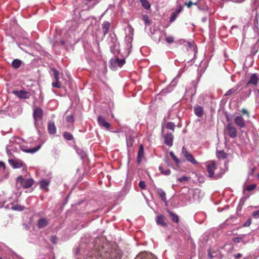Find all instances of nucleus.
Segmentation results:
<instances>
[{"label":"nucleus","instance_id":"nucleus-13","mask_svg":"<svg viewBox=\"0 0 259 259\" xmlns=\"http://www.w3.org/2000/svg\"><path fill=\"white\" fill-rule=\"evenodd\" d=\"M135 259H157L155 256L147 252H142L139 254Z\"/></svg>","mask_w":259,"mask_h":259},{"label":"nucleus","instance_id":"nucleus-19","mask_svg":"<svg viewBox=\"0 0 259 259\" xmlns=\"http://www.w3.org/2000/svg\"><path fill=\"white\" fill-rule=\"evenodd\" d=\"M48 225V221L45 218L39 219L37 222V226L39 228H44Z\"/></svg>","mask_w":259,"mask_h":259},{"label":"nucleus","instance_id":"nucleus-30","mask_svg":"<svg viewBox=\"0 0 259 259\" xmlns=\"http://www.w3.org/2000/svg\"><path fill=\"white\" fill-rule=\"evenodd\" d=\"M157 191L162 201L166 203L167 201L165 192L161 189H158Z\"/></svg>","mask_w":259,"mask_h":259},{"label":"nucleus","instance_id":"nucleus-2","mask_svg":"<svg viewBox=\"0 0 259 259\" xmlns=\"http://www.w3.org/2000/svg\"><path fill=\"white\" fill-rule=\"evenodd\" d=\"M43 110L39 107H36L33 109V117L34 124L36 128L40 126L41 121L43 116Z\"/></svg>","mask_w":259,"mask_h":259},{"label":"nucleus","instance_id":"nucleus-34","mask_svg":"<svg viewBox=\"0 0 259 259\" xmlns=\"http://www.w3.org/2000/svg\"><path fill=\"white\" fill-rule=\"evenodd\" d=\"M197 194H198V198H199L200 196H203V193L201 192V191L199 189H195L194 190V197H195Z\"/></svg>","mask_w":259,"mask_h":259},{"label":"nucleus","instance_id":"nucleus-61","mask_svg":"<svg viewBox=\"0 0 259 259\" xmlns=\"http://www.w3.org/2000/svg\"><path fill=\"white\" fill-rule=\"evenodd\" d=\"M258 178H259V174L257 175Z\"/></svg>","mask_w":259,"mask_h":259},{"label":"nucleus","instance_id":"nucleus-60","mask_svg":"<svg viewBox=\"0 0 259 259\" xmlns=\"http://www.w3.org/2000/svg\"><path fill=\"white\" fill-rule=\"evenodd\" d=\"M99 184H101V181H99Z\"/></svg>","mask_w":259,"mask_h":259},{"label":"nucleus","instance_id":"nucleus-6","mask_svg":"<svg viewBox=\"0 0 259 259\" xmlns=\"http://www.w3.org/2000/svg\"><path fill=\"white\" fill-rule=\"evenodd\" d=\"M53 71L54 72V78L55 81L52 82V85L54 88L60 89L61 88V84L59 81V72L56 69H53Z\"/></svg>","mask_w":259,"mask_h":259},{"label":"nucleus","instance_id":"nucleus-40","mask_svg":"<svg viewBox=\"0 0 259 259\" xmlns=\"http://www.w3.org/2000/svg\"><path fill=\"white\" fill-rule=\"evenodd\" d=\"M66 120L68 122H73L74 121V118L72 115H67L66 118Z\"/></svg>","mask_w":259,"mask_h":259},{"label":"nucleus","instance_id":"nucleus-15","mask_svg":"<svg viewBox=\"0 0 259 259\" xmlns=\"http://www.w3.org/2000/svg\"><path fill=\"white\" fill-rule=\"evenodd\" d=\"M156 222L157 225L163 227L167 226V223L165 220V217L163 215L160 214L156 217Z\"/></svg>","mask_w":259,"mask_h":259},{"label":"nucleus","instance_id":"nucleus-43","mask_svg":"<svg viewBox=\"0 0 259 259\" xmlns=\"http://www.w3.org/2000/svg\"><path fill=\"white\" fill-rule=\"evenodd\" d=\"M252 215L255 219L258 218H259V210L253 211L252 212Z\"/></svg>","mask_w":259,"mask_h":259},{"label":"nucleus","instance_id":"nucleus-53","mask_svg":"<svg viewBox=\"0 0 259 259\" xmlns=\"http://www.w3.org/2000/svg\"><path fill=\"white\" fill-rule=\"evenodd\" d=\"M255 169V167H253V168L251 169L250 171L249 172V175H251V174H252L254 172V171Z\"/></svg>","mask_w":259,"mask_h":259},{"label":"nucleus","instance_id":"nucleus-42","mask_svg":"<svg viewBox=\"0 0 259 259\" xmlns=\"http://www.w3.org/2000/svg\"><path fill=\"white\" fill-rule=\"evenodd\" d=\"M139 187L142 189H145L146 188V185L145 184V182L143 181H141L139 183Z\"/></svg>","mask_w":259,"mask_h":259},{"label":"nucleus","instance_id":"nucleus-10","mask_svg":"<svg viewBox=\"0 0 259 259\" xmlns=\"http://www.w3.org/2000/svg\"><path fill=\"white\" fill-rule=\"evenodd\" d=\"M234 121L235 124L240 129L245 127V121L241 116H236Z\"/></svg>","mask_w":259,"mask_h":259},{"label":"nucleus","instance_id":"nucleus-62","mask_svg":"<svg viewBox=\"0 0 259 259\" xmlns=\"http://www.w3.org/2000/svg\"><path fill=\"white\" fill-rule=\"evenodd\" d=\"M0 259H2V258L0 256Z\"/></svg>","mask_w":259,"mask_h":259},{"label":"nucleus","instance_id":"nucleus-8","mask_svg":"<svg viewBox=\"0 0 259 259\" xmlns=\"http://www.w3.org/2000/svg\"><path fill=\"white\" fill-rule=\"evenodd\" d=\"M9 163L14 168H19L23 166V162L18 159L13 158H9Z\"/></svg>","mask_w":259,"mask_h":259},{"label":"nucleus","instance_id":"nucleus-26","mask_svg":"<svg viewBox=\"0 0 259 259\" xmlns=\"http://www.w3.org/2000/svg\"><path fill=\"white\" fill-rule=\"evenodd\" d=\"M239 88V85H235L233 88H231V89L229 90L224 95L225 96H227L231 95L232 94H234L238 89Z\"/></svg>","mask_w":259,"mask_h":259},{"label":"nucleus","instance_id":"nucleus-56","mask_svg":"<svg viewBox=\"0 0 259 259\" xmlns=\"http://www.w3.org/2000/svg\"><path fill=\"white\" fill-rule=\"evenodd\" d=\"M4 204H5V202L3 203L0 202V208H2L4 206Z\"/></svg>","mask_w":259,"mask_h":259},{"label":"nucleus","instance_id":"nucleus-9","mask_svg":"<svg viewBox=\"0 0 259 259\" xmlns=\"http://www.w3.org/2000/svg\"><path fill=\"white\" fill-rule=\"evenodd\" d=\"M252 84L259 88V75L256 73L251 74L246 85Z\"/></svg>","mask_w":259,"mask_h":259},{"label":"nucleus","instance_id":"nucleus-12","mask_svg":"<svg viewBox=\"0 0 259 259\" xmlns=\"http://www.w3.org/2000/svg\"><path fill=\"white\" fill-rule=\"evenodd\" d=\"M97 120L101 127H104L107 130L109 129L111 126L110 124L107 122L105 118L102 116H99Z\"/></svg>","mask_w":259,"mask_h":259},{"label":"nucleus","instance_id":"nucleus-16","mask_svg":"<svg viewBox=\"0 0 259 259\" xmlns=\"http://www.w3.org/2000/svg\"><path fill=\"white\" fill-rule=\"evenodd\" d=\"M50 184L49 181L48 179H42L39 182L40 187L41 189L48 191V187Z\"/></svg>","mask_w":259,"mask_h":259},{"label":"nucleus","instance_id":"nucleus-20","mask_svg":"<svg viewBox=\"0 0 259 259\" xmlns=\"http://www.w3.org/2000/svg\"><path fill=\"white\" fill-rule=\"evenodd\" d=\"M144 156V146L142 145H141L139 147L138 157H137V161L139 163L141 162L142 158Z\"/></svg>","mask_w":259,"mask_h":259},{"label":"nucleus","instance_id":"nucleus-52","mask_svg":"<svg viewBox=\"0 0 259 259\" xmlns=\"http://www.w3.org/2000/svg\"><path fill=\"white\" fill-rule=\"evenodd\" d=\"M59 44L61 46H63L65 44V41L63 40H61L59 41Z\"/></svg>","mask_w":259,"mask_h":259},{"label":"nucleus","instance_id":"nucleus-54","mask_svg":"<svg viewBox=\"0 0 259 259\" xmlns=\"http://www.w3.org/2000/svg\"><path fill=\"white\" fill-rule=\"evenodd\" d=\"M188 179H179V180L180 181V182H185V181H187Z\"/></svg>","mask_w":259,"mask_h":259},{"label":"nucleus","instance_id":"nucleus-39","mask_svg":"<svg viewBox=\"0 0 259 259\" xmlns=\"http://www.w3.org/2000/svg\"><path fill=\"white\" fill-rule=\"evenodd\" d=\"M197 4L198 2L192 3L191 1H190L188 3H185V5H186L188 7V8H190L193 5H197Z\"/></svg>","mask_w":259,"mask_h":259},{"label":"nucleus","instance_id":"nucleus-1","mask_svg":"<svg viewBox=\"0 0 259 259\" xmlns=\"http://www.w3.org/2000/svg\"><path fill=\"white\" fill-rule=\"evenodd\" d=\"M110 41L109 43L111 52L115 55L119 53V44L115 34L110 35Z\"/></svg>","mask_w":259,"mask_h":259},{"label":"nucleus","instance_id":"nucleus-47","mask_svg":"<svg viewBox=\"0 0 259 259\" xmlns=\"http://www.w3.org/2000/svg\"><path fill=\"white\" fill-rule=\"evenodd\" d=\"M250 94H251V90H249L247 92H246L243 95L244 96V98H243V99L244 100V99H246L247 97H248L250 96Z\"/></svg>","mask_w":259,"mask_h":259},{"label":"nucleus","instance_id":"nucleus-31","mask_svg":"<svg viewBox=\"0 0 259 259\" xmlns=\"http://www.w3.org/2000/svg\"><path fill=\"white\" fill-rule=\"evenodd\" d=\"M12 209L14 210L22 211L24 209V206L20 204H15L12 206Z\"/></svg>","mask_w":259,"mask_h":259},{"label":"nucleus","instance_id":"nucleus-41","mask_svg":"<svg viewBox=\"0 0 259 259\" xmlns=\"http://www.w3.org/2000/svg\"><path fill=\"white\" fill-rule=\"evenodd\" d=\"M166 41L168 44H171L174 41V38L171 36H167L166 37Z\"/></svg>","mask_w":259,"mask_h":259},{"label":"nucleus","instance_id":"nucleus-23","mask_svg":"<svg viewBox=\"0 0 259 259\" xmlns=\"http://www.w3.org/2000/svg\"><path fill=\"white\" fill-rule=\"evenodd\" d=\"M168 213L169 214V217L173 222L176 223H179V217L176 213L170 211H168Z\"/></svg>","mask_w":259,"mask_h":259},{"label":"nucleus","instance_id":"nucleus-25","mask_svg":"<svg viewBox=\"0 0 259 259\" xmlns=\"http://www.w3.org/2000/svg\"><path fill=\"white\" fill-rule=\"evenodd\" d=\"M22 64V61L19 59H14L12 62V66L15 69L19 68Z\"/></svg>","mask_w":259,"mask_h":259},{"label":"nucleus","instance_id":"nucleus-3","mask_svg":"<svg viewBox=\"0 0 259 259\" xmlns=\"http://www.w3.org/2000/svg\"><path fill=\"white\" fill-rule=\"evenodd\" d=\"M33 179H17L16 185L23 189L30 188L34 184Z\"/></svg>","mask_w":259,"mask_h":259},{"label":"nucleus","instance_id":"nucleus-32","mask_svg":"<svg viewBox=\"0 0 259 259\" xmlns=\"http://www.w3.org/2000/svg\"><path fill=\"white\" fill-rule=\"evenodd\" d=\"M63 136L64 138L67 140H71L73 139L72 135L69 132H65L63 134Z\"/></svg>","mask_w":259,"mask_h":259},{"label":"nucleus","instance_id":"nucleus-49","mask_svg":"<svg viewBox=\"0 0 259 259\" xmlns=\"http://www.w3.org/2000/svg\"><path fill=\"white\" fill-rule=\"evenodd\" d=\"M242 254L240 253H238L235 255H234V257L236 259H238L241 257H242Z\"/></svg>","mask_w":259,"mask_h":259},{"label":"nucleus","instance_id":"nucleus-22","mask_svg":"<svg viewBox=\"0 0 259 259\" xmlns=\"http://www.w3.org/2000/svg\"><path fill=\"white\" fill-rule=\"evenodd\" d=\"M194 113L197 116L201 117L203 113V108L200 106H196L194 107Z\"/></svg>","mask_w":259,"mask_h":259},{"label":"nucleus","instance_id":"nucleus-14","mask_svg":"<svg viewBox=\"0 0 259 259\" xmlns=\"http://www.w3.org/2000/svg\"><path fill=\"white\" fill-rule=\"evenodd\" d=\"M164 143L166 145L168 146L169 147L172 146L174 136L172 133H167L164 136Z\"/></svg>","mask_w":259,"mask_h":259},{"label":"nucleus","instance_id":"nucleus-57","mask_svg":"<svg viewBox=\"0 0 259 259\" xmlns=\"http://www.w3.org/2000/svg\"><path fill=\"white\" fill-rule=\"evenodd\" d=\"M17 178L20 179V178H22V176H19L18 177H17Z\"/></svg>","mask_w":259,"mask_h":259},{"label":"nucleus","instance_id":"nucleus-51","mask_svg":"<svg viewBox=\"0 0 259 259\" xmlns=\"http://www.w3.org/2000/svg\"><path fill=\"white\" fill-rule=\"evenodd\" d=\"M0 168H3L4 169H5V164L2 161H0Z\"/></svg>","mask_w":259,"mask_h":259},{"label":"nucleus","instance_id":"nucleus-38","mask_svg":"<svg viewBox=\"0 0 259 259\" xmlns=\"http://www.w3.org/2000/svg\"><path fill=\"white\" fill-rule=\"evenodd\" d=\"M178 14L176 13L175 12H173L172 13V14H171V17L170 18V20H169L170 22H174L176 20L177 17H178Z\"/></svg>","mask_w":259,"mask_h":259},{"label":"nucleus","instance_id":"nucleus-33","mask_svg":"<svg viewBox=\"0 0 259 259\" xmlns=\"http://www.w3.org/2000/svg\"><path fill=\"white\" fill-rule=\"evenodd\" d=\"M175 126H176V125H175V123L172 122H168L166 125V128L171 130L172 131H174Z\"/></svg>","mask_w":259,"mask_h":259},{"label":"nucleus","instance_id":"nucleus-29","mask_svg":"<svg viewBox=\"0 0 259 259\" xmlns=\"http://www.w3.org/2000/svg\"><path fill=\"white\" fill-rule=\"evenodd\" d=\"M142 6L145 9L148 10L151 8V5L148 0H140Z\"/></svg>","mask_w":259,"mask_h":259},{"label":"nucleus","instance_id":"nucleus-36","mask_svg":"<svg viewBox=\"0 0 259 259\" xmlns=\"http://www.w3.org/2000/svg\"><path fill=\"white\" fill-rule=\"evenodd\" d=\"M169 155L171 157L172 159L175 161L176 164H178L180 162L179 159L177 157V156L174 154L173 152H170Z\"/></svg>","mask_w":259,"mask_h":259},{"label":"nucleus","instance_id":"nucleus-55","mask_svg":"<svg viewBox=\"0 0 259 259\" xmlns=\"http://www.w3.org/2000/svg\"><path fill=\"white\" fill-rule=\"evenodd\" d=\"M208 255L210 257V258H212L213 256L212 255L211 253L209 251L208 252Z\"/></svg>","mask_w":259,"mask_h":259},{"label":"nucleus","instance_id":"nucleus-27","mask_svg":"<svg viewBox=\"0 0 259 259\" xmlns=\"http://www.w3.org/2000/svg\"><path fill=\"white\" fill-rule=\"evenodd\" d=\"M245 237V235L242 234V235H241L240 236L234 237L232 239V240L234 243H239L240 242H243Z\"/></svg>","mask_w":259,"mask_h":259},{"label":"nucleus","instance_id":"nucleus-45","mask_svg":"<svg viewBox=\"0 0 259 259\" xmlns=\"http://www.w3.org/2000/svg\"><path fill=\"white\" fill-rule=\"evenodd\" d=\"M51 241L53 244H55L57 242L58 238L56 236H53L51 238Z\"/></svg>","mask_w":259,"mask_h":259},{"label":"nucleus","instance_id":"nucleus-46","mask_svg":"<svg viewBox=\"0 0 259 259\" xmlns=\"http://www.w3.org/2000/svg\"><path fill=\"white\" fill-rule=\"evenodd\" d=\"M241 112L243 114H245L247 115V117H250V115H249V113L248 112V111L245 109H242V110H241Z\"/></svg>","mask_w":259,"mask_h":259},{"label":"nucleus","instance_id":"nucleus-48","mask_svg":"<svg viewBox=\"0 0 259 259\" xmlns=\"http://www.w3.org/2000/svg\"><path fill=\"white\" fill-rule=\"evenodd\" d=\"M251 224L250 219H248L243 225V227H248Z\"/></svg>","mask_w":259,"mask_h":259},{"label":"nucleus","instance_id":"nucleus-11","mask_svg":"<svg viewBox=\"0 0 259 259\" xmlns=\"http://www.w3.org/2000/svg\"><path fill=\"white\" fill-rule=\"evenodd\" d=\"M125 59H119L118 57H115V59H112L110 60V64L111 66H115L116 65H117L119 67L122 66L125 63Z\"/></svg>","mask_w":259,"mask_h":259},{"label":"nucleus","instance_id":"nucleus-28","mask_svg":"<svg viewBox=\"0 0 259 259\" xmlns=\"http://www.w3.org/2000/svg\"><path fill=\"white\" fill-rule=\"evenodd\" d=\"M217 156L219 159H226L227 157V154H226L223 150H219L216 152Z\"/></svg>","mask_w":259,"mask_h":259},{"label":"nucleus","instance_id":"nucleus-21","mask_svg":"<svg viewBox=\"0 0 259 259\" xmlns=\"http://www.w3.org/2000/svg\"><path fill=\"white\" fill-rule=\"evenodd\" d=\"M110 23L108 21L104 22L102 24V29L104 36H105L109 31Z\"/></svg>","mask_w":259,"mask_h":259},{"label":"nucleus","instance_id":"nucleus-5","mask_svg":"<svg viewBox=\"0 0 259 259\" xmlns=\"http://www.w3.org/2000/svg\"><path fill=\"white\" fill-rule=\"evenodd\" d=\"M182 153L187 161L193 164H198L197 161L194 159L193 156L187 150L185 147L182 148Z\"/></svg>","mask_w":259,"mask_h":259},{"label":"nucleus","instance_id":"nucleus-59","mask_svg":"<svg viewBox=\"0 0 259 259\" xmlns=\"http://www.w3.org/2000/svg\"><path fill=\"white\" fill-rule=\"evenodd\" d=\"M131 140H132V138H129L128 140H129V141H131Z\"/></svg>","mask_w":259,"mask_h":259},{"label":"nucleus","instance_id":"nucleus-44","mask_svg":"<svg viewBox=\"0 0 259 259\" xmlns=\"http://www.w3.org/2000/svg\"><path fill=\"white\" fill-rule=\"evenodd\" d=\"M159 169L160 170V171L162 173L164 174L165 175H168L170 172V171L169 169H168V170H165V171H163L162 170V167L161 166H159Z\"/></svg>","mask_w":259,"mask_h":259},{"label":"nucleus","instance_id":"nucleus-50","mask_svg":"<svg viewBox=\"0 0 259 259\" xmlns=\"http://www.w3.org/2000/svg\"><path fill=\"white\" fill-rule=\"evenodd\" d=\"M182 10V7L180 6L175 12L177 14H179Z\"/></svg>","mask_w":259,"mask_h":259},{"label":"nucleus","instance_id":"nucleus-37","mask_svg":"<svg viewBox=\"0 0 259 259\" xmlns=\"http://www.w3.org/2000/svg\"><path fill=\"white\" fill-rule=\"evenodd\" d=\"M256 187V185L255 184H251L246 187V190L247 191H251L253 190Z\"/></svg>","mask_w":259,"mask_h":259},{"label":"nucleus","instance_id":"nucleus-35","mask_svg":"<svg viewBox=\"0 0 259 259\" xmlns=\"http://www.w3.org/2000/svg\"><path fill=\"white\" fill-rule=\"evenodd\" d=\"M12 150L11 146L10 145H7L6 147L7 153L11 158H12V157H13L11 152Z\"/></svg>","mask_w":259,"mask_h":259},{"label":"nucleus","instance_id":"nucleus-18","mask_svg":"<svg viewBox=\"0 0 259 259\" xmlns=\"http://www.w3.org/2000/svg\"><path fill=\"white\" fill-rule=\"evenodd\" d=\"M48 129L51 134H55L56 133V127L54 122L50 121L48 123Z\"/></svg>","mask_w":259,"mask_h":259},{"label":"nucleus","instance_id":"nucleus-24","mask_svg":"<svg viewBox=\"0 0 259 259\" xmlns=\"http://www.w3.org/2000/svg\"><path fill=\"white\" fill-rule=\"evenodd\" d=\"M40 147H41V145H38L37 147H34L32 148H29V149H22V148H21L25 152L29 153H34L36 152V151H37L40 148Z\"/></svg>","mask_w":259,"mask_h":259},{"label":"nucleus","instance_id":"nucleus-58","mask_svg":"<svg viewBox=\"0 0 259 259\" xmlns=\"http://www.w3.org/2000/svg\"><path fill=\"white\" fill-rule=\"evenodd\" d=\"M182 178L185 179V178H188V177L184 176V177H183Z\"/></svg>","mask_w":259,"mask_h":259},{"label":"nucleus","instance_id":"nucleus-7","mask_svg":"<svg viewBox=\"0 0 259 259\" xmlns=\"http://www.w3.org/2000/svg\"><path fill=\"white\" fill-rule=\"evenodd\" d=\"M226 131L231 138H235L237 137V130L232 124L228 123L226 125Z\"/></svg>","mask_w":259,"mask_h":259},{"label":"nucleus","instance_id":"nucleus-4","mask_svg":"<svg viewBox=\"0 0 259 259\" xmlns=\"http://www.w3.org/2000/svg\"><path fill=\"white\" fill-rule=\"evenodd\" d=\"M12 93L20 99H29L31 95L30 92L24 90L13 91Z\"/></svg>","mask_w":259,"mask_h":259},{"label":"nucleus","instance_id":"nucleus-17","mask_svg":"<svg viewBox=\"0 0 259 259\" xmlns=\"http://www.w3.org/2000/svg\"><path fill=\"white\" fill-rule=\"evenodd\" d=\"M215 169V163L211 162V163L207 165V170L209 173V177H212L214 174V170Z\"/></svg>","mask_w":259,"mask_h":259}]
</instances>
